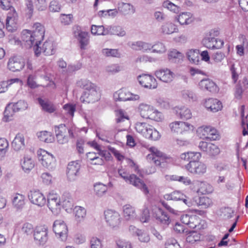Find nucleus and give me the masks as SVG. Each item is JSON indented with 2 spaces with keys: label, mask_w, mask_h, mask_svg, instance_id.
<instances>
[{
  "label": "nucleus",
  "mask_w": 248,
  "mask_h": 248,
  "mask_svg": "<svg viewBox=\"0 0 248 248\" xmlns=\"http://www.w3.org/2000/svg\"><path fill=\"white\" fill-rule=\"evenodd\" d=\"M25 138L24 134L18 133L12 142V147L15 151H19L25 148Z\"/></svg>",
  "instance_id": "nucleus-22"
},
{
  "label": "nucleus",
  "mask_w": 248,
  "mask_h": 248,
  "mask_svg": "<svg viewBox=\"0 0 248 248\" xmlns=\"http://www.w3.org/2000/svg\"><path fill=\"white\" fill-rule=\"evenodd\" d=\"M77 33V34L75 33V35L78 36V39L80 43V48L82 49H85L89 43V33L85 31H78Z\"/></svg>",
  "instance_id": "nucleus-32"
},
{
  "label": "nucleus",
  "mask_w": 248,
  "mask_h": 248,
  "mask_svg": "<svg viewBox=\"0 0 248 248\" xmlns=\"http://www.w3.org/2000/svg\"><path fill=\"white\" fill-rule=\"evenodd\" d=\"M206 153L210 155L215 156L219 154L220 149L217 145L209 143L208 149Z\"/></svg>",
  "instance_id": "nucleus-49"
},
{
  "label": "nucleus",
  "mask_w": 248,
  "mask_h": 248,
  "mask_svg": "<svg viewBox=\"0 0 248 248\" xmlns=\"http://www.w3.org/2000/svg\"><path fill=\"white\" fill-rule=\"evenodd\" d=\"M137 62H155V59L147 55H143L139 56L136 60Z\"/></svg>",
  "instance_id": "nucleus-60"
},
{
  "label": "nucleus",
  "mask_w": 248,
  "mask_h": 248,
  "mask_svg": "<svg viewBox=\"0 0 248 248\" xmlns=\"http://www.w3.org/2000/svg\"><path fill=\"white\" fill-rule=\"evenodd\" d=\"M25 66V62L19 56H14L9 59L8 67L10 70L16 72L22 70Z\"/></svg>",
  "instance_id": "nucleus-15"
},
{
  "label": "nucleus",
  "mask_w": 248,
  "mask_h": 248,
  "mask_svg": "<svg viewBox=\"0 0 248 248\" xmlns=\"http://www.w3.org/2000/svg\"><path fill=\"white\" fill-rule=\"evenodd\" d=\"M34 231L32 225L31 223L26 222L22 225L20 232L23 234L29 235H31Z\"/></svg>",
  "instance_id": "nucleus-44"
},
{
  "label": "nucleus",
  "mask_w": 248,
  "mask_h": 248,
  "mask_svg": "<svg viewBox=\"0 0 248 248\" xmlns=\"http://www.w3.org/2000/svg\"><path fill=\"white\" fill-rule=\"evenodd\" d=\"M137 235L139 237V239L142 242H148L150 240V237L148 234L141 231V230H137Z\"/></svg>",
  "instance_id": "nucleus-61"
},
{
  "label": "nucleus",
  "mask_w": 248,
  "mask_h": 248,
  "mask_svg": "<svg viewBox=\"0 0 248 248\" xmlns=\"http://www.w3.org/2000/svg\"><path fill=\"white\" fill-rule=\"evenodd\" d=\"M18 15L14 8L8 13L6 20L5 28L9 31L13 32L17 29Z\"/></svg>",
  "instance_id": "nucleus-9"
},
{
  "label": "nucleus",
  "mask_w": 248,
  "mask_h": 248,
  "mask_svg": "<svg viewBox=\"0 0 248 248\" xmlns=\"http://www.w3.org/2000/svg\"><path fill=\"white\" fill-rule=\"evenodd\" d=\"M74 214L76 221L78 223H80L85 218L86 210L83 207L76 206L74 209Z\"/></svg>",
  "instance_id": "nucleus-31"
},
{
  "label": "nucleus",
  "mask_w": 248,
  "mask_h": 248,
  "mask_svg": "<svg viewBox=\"0 0 248 248\" xmlns=\"http://www.w3.org/2000/svg\"><path fill=\"white\" fill-rule=\"evenodd\" d=\"M150 219V213L147 208L143 209L140 217V221L141 222H147Z\"/></svg>",
  "instance_id": "nucleus-62"
},
{
  "label": "nucleus",
  "mask_w": 248,
  "mask_h": 248,
  "mask_svg": "<svg viewBox=\"0 0 248 248\" xmlns=\"http://www.w3.org/2000/svg\"><path fill=\"white\" fill-rule=\"evenodd\" d=\"M37 156L39 162L43 166H46V151L40 149L37 151Z\"/></svg>",
  "instance_id": "nucleus-48"
},
{
  "label": "nucleus",
  "mask_w": 248,
  "mask_h": 248,
  "mask_svg": "<svg viewBox=\"0 0 248 248\" xmlns=\"http://www.w3.org/2000/svg\"><path fill=\"white\" fill-rule=\"evenodd\" d=\"M199 88L202 90L209 91L212 93H217L219 89L216 83L209 78H204L199 83Z\"/></svg>",
  "instance_id": "nucleus-18"
},
{
  "label": "nucleus",
  "mask_w": 248,
  "mask_h": 248,
  "mask_svg": "<svg viewBox=\"0 0 248 248\" xmlns=\"http://www.w3.org/2000/svg\"><path fill=\"white\" fill-rule=\"evenodd\" d=\"M197 185L199 187L197 192L201 194L210 193L213 190L212 186L205 182H198Z\"/></svg>",
  "instance_id": "nucleus-35"
},
{
  "label": "nucleus",
  "mask_w": 248,
  "mask_h": 248,
  "mask_svg": "<svg viewBox=\"0 0 248 248\" xmlns=\"http://www.w3.org/2000/svg\"><path fill=\"white\" fill-rule=\"evenodd\" d=\"M54 129L56 133V136H58V134L60 135H65L67 131V128L65 124H61L59 125H55L54 126Z\"/></svg>",
  "instance_id": "nucleus-56"
},
{
  "label": "nucleus",
  "mask_w": 248,
  "mask_h": 248,
  "mask_svg": "<svg viewBox=\"0 0 248 248\" xmlns=\"http://www.w3.org/2000/svg\"><path fill=\"white\" fill-rule=\"evenodd\" d=\"M215 41V38L207 36L203 39L202 44L207 48L214 49V45L213 43Z\"/></svg>",
  "instance_id": "nucleus-51"
},
{
  "label": "nucleus",
  "mask_w": 248,
  "mask_h": 248,
  "mask_svg": "<svg viewBox=\"0 0 248 248\" xmlns=\"http://www.w3.org/2000/svg\"><path fill=\"white\" fill-rule=\"evenodd\" d=\"M79 169L80 164L77 161L71 162L68 164L67 168V175L69 180L74 181L76 179Z\"/></svg>",
  "instance_id": "nucleus-20"
},
{
  "label": "nucleus",
  "mask_w": 248,
  "mask_h": 248,
  "mask_svg": "<svg viewBox=\"0 0 248 248\" xmlns=\"http://www.w3.org/2000/svg\"><path fill=\"white\" fill-rule=\"evenodd\" d=\"M186 232L188 234L186 238L187 242L193 244L196 241H199L201 239L200 234L195 231L189 232L188 233H187V231H186Z\"/></svg>",
  "instance_id": "nucleus-42"
},
{
  "label": "nucleus",
  "mask_w": 248,
  "mask_h": 248,
  "mask_svg": "<svg viewBox=\"0 0 248 248\" xmlns=\"http://www.w3.org/2000/svg\"><path fill=\"white\" fill-rule=\"evenodd\" d=\"M161 33L164 34H171L178 31L175 25L171 22H166L163 24L160 28Z\"/></svg>",
  "instance_id": "nucleus-33"
},
{
  "label": "nucleus",
  "mask_w": 248,
  "mask_h": 248,
  "mask_svg": "<svg viewBox=\"0 0 248 248\" xmlns=\"http://www.w3.org/2000/svg\"><path fill=\"white\" fill-rule=\"evenodd\" d=\"M34 238L38 241L39 245L44 246L46 242V227L40 225L36 227L34 231Z\"/></svg>",
  "instance_id": "nucleus-16"
},
{
  "label": "nucleus",
  "mask_w": 248,
  "mask_h": 248,
  "mask_svg": "<svg viewBox=\"0 0 248 248\" xmlns=\"http://www.w3.org/2000/svg\"><path fill=\"white\" fill-rule=\"evenodd\" d=\"M152 52L154 53L161 54L165 52L167 50L166 47L164 44L160 42H157L154 45H152Z\"/></svg>",
  "instance_id": "nucleus-46"
},
{
  "label": "nucleus",
  "mask_w": 248,
  "mask_h": 248,
  "mask_svg": "<svg viewBox=\"0 0 248 248\" xmlns=\"http://www.w3.org/2000/svg\"><path fill=\"white\" fill-rule=\"evenodd\" d=\"M130 46L134 50H140L143 52H148L153 48L152 44L142 41L133 42Z\"/></svg>",
  "instance_id": "nucleus-26"
},
{
  "label": "nucleus",
  "mask_w": 248,
  "mask_h": 248,
  "mask_svg": "<svg viewBox=\"0 0 248 248\" xmlns=\"http://www.w3.org/2000/svg\"><path fill=\"white\" fill-rule=\"evenodd\" d=\"M117 248H132L131 244L124 240L119 239L117 241Z\"/></svg>",
  "instance_id": "nucleus-64"
},
{
  "label": "nucleus",
  "mask_w": 248,
  "mask_h": 248,
  "mask_svg": "<svg viewBox=\"0 0 248 248\" xmlns=\"http://www.w3.org/2000/svg\"><path fill=\"white\" fill-rule=\"evenodd\" d=\"M15 111L12 109V106L10 104L5 108L4 112V121L9 122L12 120Z\"/></svg>",
  "instance_id": "nucleus-45"
},
{
  "label": "nucleus",
  "mask_w": 248,
  "mask_h": 248,
  "mask_svg": "<svg viewBox=\"0 0 248 248\" xmlns=\"http://www.w3.org/2000/svg\"><path fill=\"white\" fill-rule=\"evenodd\" d=\"M204 106L208 110L213 112H216L221 110L222 108L221 102L215 98L206 99L204 103Z\"/></svg>",
  "instance_id": "nucleus-21"
},
{
  "label": "nucleus",
  "mask_w": 248,
  "mask_h": 248,
  "mask_svg": "<svg viewBox=\"0 0 248 248\" xmlns=\"http://www.w3.org/2000/svg\"><path fill=\"white\" fill-rule=\"evenodd\" d=\"M21 39L27 47L31 48L33 46L35 55L36 56L40 55L41 48L39 47V45L41 41H38L31 31L28 30H23L21 33Z\"/></svg>",
  "instance_id": "nucleus-4"
},
{
  "label": "nucleus",
  "mask_w": 248,
  "mask_h": 248,
  "mask_svg": "<svg viewBox=\"0 0 248 248\" xmlns=\"http://www.w3.org/2000/svg\"><path fill=\"white\" fill-rule=\"evenodd\" d=\"M125 31L119 26H110L107 27V31L106 34L116 35L119 36H124L125 35Z\"/></svg>",
  "instance_id": "nucleus-34"
},
{
  "label": "nucleus",
  "mask_w": 248,
  "mask_h": 248,
  "mask_svg": "<svg viewBox=\"0 0 248 248\" xmlns=\"http://www.w3.org/2000/svg\"><path fill=\"white\" fill-rule=\"evenodd\" d=\"M186 169L191 173L202 175L206 171V166L203 163L190 162L186 165Z\"/></svg>",
  "instance_id": "nucleus-17"
},
{
  "label": "nucleus",
  "mask_w": 248,
  "mask_h": 248,
  "mask_svg": "<svg viewBox=\"0 0 248 248\" xmlns=\"http://www.w3.org/2000/svg\"><path fill=\"white\" fill-rule=\"evenodd\" d=\"M186 56L191 62L198 64L200 61L199 51L197 49H191L187 51Z\"/></svg>",
  "instance_id": "nucleus-38"
},
{
  "label": "nucleus",
  "mask_w": 248,
  "mask_h": 248,
  "mask_svg": "<svg viewBox=\"0 0 248 248\" xmlns=\"http://www.w3.org/2000/svg\"><path fill=\"white\" fill-rule=\"evenodd\" d=\"M175 111L176 114L182 120H186L192 117L191 110L186 107H176Z\"/></svg>",
  "instance_id": "nucleus-27"
},
{
  "label": "nucleus",
  "mask_w": 248,
  "mask_h": 248,
  "mask_svg": "<svg viewBox=\"0 0 248 248\" xmlns=\"http://www.w3.org/2000/svg\"><path fill=\"white\" fill-rule=\"evenodd\" d=\"M118 9H109L108 10H102L99 12V15L100 16H104L108 15L109 16L114 17L116 16L118 14Z\"/></svg>",
  "instance_id": "nucleus-50"
},
{
  "label": "nucleus",
  "mask_w": 248,
  "mask_h": 248,
  "mask_svg": "<svg viewBox=\"0 0 248 248\" xmlns=\"http://www.w3.org/2000/svg\"><path fill=\"white\" fill-rule=\"evenodd\" d=\"M116 121L117 123L124 122L125 120H128V117L125 114L124 112L120 109L116 111Z\"/></svg>",
  "instance_id": "nucleus-52"
},
{
  "label": "nucleus",
  "mask_w": 248,
  "mask_h": 248,
  "mask_svg": "<svg viewBox=\"0 0 248 248\" xmlns=\"http://www.w3.org/2000/svg\"><path fill=\"white\" fill-rule=\"evenodd\" d=\"M124 216L126 219L134 218L136 216L134 208L130 205H125L123 207Z\"/></svg>",
  "instance_id": "nucleus-40"
},
{
  "label": "nucleus",
  "mask_w": 248,
  "mask_h": 248,
  "mask_svg": "<svg viewBox=\"0 0 248 248\" xmlns=\"http://www.w3.org/2000/svg\"><path fill=\"white\" fill-rule=\"evenodd\" d=\"M155 75L160 80L169 83L172 81L174 74L169 69H163L157 70L155 72Z\"/></svg>",
  "instance_id": "nucleus-19"
},
{
  "label": "nucleus",
  "mask_w": 248,
  "mask_h": 248,
  "mask_svg": "<svg viewBox=\"0 0 248 248\" xmlns=\"http://www.w3.org/2000/svg\"><path fill=\"white\" fill-rule=\"evenodd\" d=\"M166 248H180V245L174 239H170L166 243Z\"/></svg>",
  "instance_id": "nucleus-63"
},
{
  "label": "nucleus",
  "mask_w": 248,
  "mask_h": 248,
  "mask_svg": "<svg viewBox=\"0 0 248 248\" xmlns=\"http://www.w3.org/2000/svg\"><path fill=\"white\" fill-rule=\"evenodd\" d=\"M91 248H102L101 240L96 237H93L90 240Z\"/></svg>",
  "instance_id": "nucleus-59"
},
{
  "label": "nucleus",
  "mask_w": 248,
  "mask_h": 248,
  "mask_svg": "<svg viewBox=\"0 0 248 248\" xmlns=\"http://www.w3.org/2000/svg\"><path fill=\"white\" fill-rule=\"evenodd\" d=\"M118 174L125 182L132 185L140 189L145 195H147L149 193V191L146 185L142 180L138 177L136 175L134 174H129L124 169H119Z\"/></svg>",
  "instance_id": "nucleus-2"
},
{
  "label": "nucleus",
  "mask_w": 248,
  "mask_h": 248,
  "mask_svg": "<svg viewBox=\"0 0 248 248\" xmlns=\"http://www.w3.org/2000/svg\"><path fill=\"white\" fill-rule=\"evenodd\" d=\"M77 86L84 89L80 100L82 103H93L98 101L100 97L99 88L93 83L86 79L77 81Z\"/></svg>",
  "instance_id": "nucleus-1"
},
{
  "label": "nucleus",
  "mask_w": 248,
  "mask_h": 248,
  "mask_svg": "<svg viewBox=\"0 0 248 248\" xmlns=\"http://www.w3.org/2000/svg\"><path fill=\"white\" fill-rule=\"evenodd\" d=\"M10 104L12 106V109L16 112L25 110L28 107L27 103L22 100H20L16 103H11Z\"/></svg>",
  "instance_id": "nucleus-41"
},
{
  "label": "nucleus",
  "mask_w": 248,
  "mask_h": 248,
  "mask_svg": "<svg viewBox=\"0 0 248 248\" xmlns=\"http://www.w3.org/2000/svg\"><path fill=\"white\" fill-rule=\"evenodd\" d=\"M118 10L124 16L132 15L136 12V9L132 4L124 2L118 3Z\"/></svg>",
  "instance_id": "nucleus-23"
},
{
  "label": "nucleus",
  "mask_w": 248,
  "mask_h": 248,
  "mask_svg": "<svg viewBox=\"0 0 248 248\" xmlns=\"http://www.w3.org/2000/svg\"><path fill=\"white\" fill-rule=\"evenodd\" d=\"M60 199L48 201L47 199V207L54 215H58L60 212Z\"/></svg>",
  "instance_id": "nucleus-36"
},
{
  "label": "nucleus",
  "mask_w": 248,
  "mask_h": 248,
  "mask_svg": "<svg viewBox=\"0 0 248 248\" xmlns=\"http://www.w3.org/2000/svg\"><path fill=\"white\" fill-rule=\"evenodd\" d=\"M171 161L170 157L167 156L166 155L161 158H158V160L156 159L154 163L157 166H159L161 168H166L168 164L170 163Z\"/></svg>",
  "instance_id": "nucleus-43"
},
{
  "label": "nucleus",
  "mask_w": 248,
  "mask_h": 248,
  "mask_svg": "<svg viewBox=\"0 0 248 248\" xmlns=\"http://www.w3.org/2000/svg\"><path fill=\"white\" fill-rule=\"evenodd\" d=\"M25 196L22 194L16 193L14 196L12 200L13 207L17 210H21L25 205Z\"/></svg>",
  "instance_id": "nucleus-28"
},
{
  "label": "nucleus",
  "mask_w": 248,
  "mask_h": 248,
  "mask_svg": "<svg viewBox=\"0 0 248 248\" xmlns=\"http://www.w3.org/2000/svg\"><path fill=\"white\" fill-rule=\"evenodd\" d=\"M106 71L111 74H114L121 70V67L118 64H111L106 67Z\"/></svg>",
  "instance_id": "nucleus-58"
},
{
  "label": "nucleus",
  "mask_w": 248,
  "mask_h": 248,
  "mask_svg": "<svg viewBox=\"0 0 248 248\" xmlns=\"http://www.w3.org/2000/svg\"><path fill=\"white\" fill-rule=\"evenodd\" d=\"M138 111L142 118L156 121H158L160 120L161 113L153 106L149 104L140 103L138 107Z\"/></svg>",
  "instance_id": "nucleus-5"
},
{
  "label": "nucleus",
  "mask_w": 248,
  "mask_h": 248,
  "mask_svg": "<svg viewBox=\"0 0 248 248\" xmlns=\"http://www.w3.org/2000/svg\"><path fill=\"white\" fill-rule=\"evenodd\" d=\"M20 164L23 170L29 173L34 167L35 162L31 156L26 155L21 160Z\"/></svg>",
  "instance_id": "nucleus-24"
},
{
  "label": "nucleus",
  "mask_w": 248,
  "mask_h": 248,
  "mask_svg": "<svg viewBox=\"0 0 248 248\" xmlns=\"http://www.w3.org/2000/svg\"><path fill=\"white\" fill-rule=\"evenodd\" d=\"M199 131L202 133L203 139L210 140H215L219 139V134L217 130L210 126L200 127Z\"/></svg>",
  "instance_id": "nucleus-14"
},
{
  "label": "nucleus",
  "mask_w": 248,
  "mask_h": 248,
  "mask_svg": "<svg viewBox=\"0 0 248 248\" xmlns=\"http://www.w3.org/2000/svg\"><path fill=\"white\" fill-rule=\"evenodd\" d=\"M135 129L146 138L156 140L160 137L159 133L153 126L146 123L137 122L135 124Z\"/></svg>",
  "instance_id": "nucleus-3"
},
{
  "label": "nucleus",
  "mask_w": 248,
  "mask_h": 248,
  "mask_svg": "<svg viewBox=\"0 0 248 248\" xmlns=\"http://www.w3.org/2000/svg\"><path fill=\"white\" fill-rule=\"evenodd\" d=\"M169 127L171 132L177 134H182L184 132L193 129L192 125L188 123L181 121H174L170 123Z\"/></svg>",
  "instance_id": "nucleus-7"
},
{
  "label": "nucleus",
  "mask_w": 248,
  "mask_h": 248,
  "mask_svg": "<svg viewBox=\"0 0 248 248\" xmlns=\"http://www.w3.org/2000/svg\"><path fill=\"white\" fill-rule=\"evenodd\" d=\"M104 216L107 223L112 228L117 226L120 223V215L115 210L108 209L104 211Z\"/></svg>",
  "instance_id": "nucleus-8"
},
{
  "label": "nucleus",
  "mask_w": 248,
  "mask_h": 248,
  "mask_svg": "<svg viewBox=\"0 0 248 248\" xmlns=\"http://www.w3.org/2000/svg\"><path fill=\"white\" fill-rule=\"evenodd\" d=\"M107 190V186L101 183H96L94 185V191L95 195L98 197H102Z\"/></svg>",
  "instance_id": "nucleus-39"
},
{
  "label": "nucleus",
  "mask_w": 248,
  "mask_h": 248,
  "mask_svg": "<svg viewBox=\"0 0 248 248\" xmlns=\"http://www.w3.org/2000/svg\"><path fill=\"white\" fill-rule=\"evenodd\" d=\"M32 28V33L36 37L38 41H41L45 36L44 27L40 23H35L33 24Z\"/></svg>",
  "instance_id": "nucleus-29"
},
{
  "label": "nucleus",
  "mask_w": 248,
  "mask_h": 248,
  "mask_svg": "<svg viewBox=\"0 0 248 248\" xmlns=\"http://www.w3.org/2000/svg\"><path fill=\"white\" fill-rule=\"evenodd\" d=\"M102 51V53L107 57H118L119 55L118 50L116 49L104 48Z\"/></svg>",
  "instance_id": "nucleus-55"
},
{
  "label": "nucleus",
  "mask_w": 248,
  "mask_h": 248,
  "mask_svg": "<svg viewBox=\"0 0 248 248\" xmlns=\"http://www.w3.org/2000/svg\"><path fill=\"white\" fill-rule=\"evenodd\" d=\"M28 198L32 203L39 206L45 205L46 202L45 197L39 190H31L28 194Z\"/></svg>",
  "instance_id": "nucleus-13"
},
{
  "label": "nucleus",
  "mask_w": 248,
  "mask_h": 248,
  "mask_svg": "<svg viewBox=\"0 0 248 248\" xmlns=\"http://www.w3.org/2000/svg\"><path fill=\"white\" fill-rule=\"evenodd\" d=\"M199 223V217L196 215H191V217L189 219V222L187 223V225L189 227L194 229L196 228Z\"/></svg>",
  "instance_id": "nucleus-53"
},
{
  "label": "nucleus",
  "mask_w": 248,
  "mask_h": 248,
  "mask_svg": "<svg viewBox=\"0 0 248 248\" xmlns=\"http://www.w3.org/2000/svg\"><path fill=\"white\" fill-rule=\"evenodd\" d=\"M168 56L169 60L175 63L179 62L183 57V54L175 49L170 50Z\"/></svg>",
  "instance_id": "nucleus-37"
},
{
  "label": "nucleus",
  "mask_w": 248,
  "mask_h": 248,
  "mask_svg": "<svg viewBox=\"0 0 248 248\" xmlns=\"http://www.w3.org/2000/svg\"><path fill=\"white\" fill-rule=\"evenodd\" d=\"M116 94L118 95V100L121 101L138 100L140 99L139 95L133 94L125 90H120Z\"/></svg>",
  "instance_id": "nucleus-25"
},
{
  "label": "nucleus",
  "mask_w": 248,
  "mask_h": 248,
  "mask_svg": "<svg viewBox=\"0 0 248 248\" xmlns=\"http://www.w3.org/2000/svg\"><path fill=\"white\" fill-rule=\"evenodd\" d=\"M140 84L145 88L155 89L157 87L156 79L149 74H142L138 77Z\"/></svg>",
  "instance_id": "nucleus-11"
},
{
  "label": "nucleus",
  "mask_w": 248,
  "mask_h": 248,
  "mask_svg": "<svg viewBox=\"0 0 248 248\" xmlns=\"http://www.w3.org/2000/svg\"><path fill=\"white\" fill-rule=\"evenodd\" d=\"M154 217L157 223L161 226L163 229L168 227L170 223L168 215L161 208H158L155 211Z\"/></svg>",
  "instance_id": "nucleus-12"
},
{
  "label": "nucleus",
  "mask_w": 248,
  "mask_h": 248,
  "mask_svg": "<svg viewBox=\"0 0 248 248\" xmlns=\"http://www.w3.org/2000/svg\"><path fill=\"white\" fill-rule=\"evenodd\" d=\"M163 6L175 13H177L179 11V7L169 1L164 2L163 3Z\"/></svg>",
  "instance_id": "nucleus-54"
},
{
  "label": "nucleus",
  "mask_w": 248,
  "mask_h": 248,
  "mask_svg": "<svg viewBox=\"0 0 248 248\" xmlns=\"http://www.w3.org/2000/svg\"><path fill=\"white\" fill-rule=\"evenodd\" d=\"M164 198L168 201H182L188 207H190L192 204L190 199L179 191H175L170 194H165Z\"/></svg>",
  "instance_id": "nucleus-10"
},
{
  "label": "nucleus",
  "mask_w": 248,
  "mask_h": 248,
  "mask_svg": "<svg viewBox=\"0 0 248 248\" xmlns=\"http://www.w3.org/2000/svg\"><path fill=\"white\" fill-rule=\"evenodd\" d=\"M53 230L56 235L62 241H66L67 238L68 228L63 221L55 220L53 225Z\"/></svg>",
  "instance_id": "nucleus-6"
},
{
  "label": "nucleus",
  "mask_w": 248,
  "mask_h": 248,
  "mask_svg": "<svg viewBox=\"0 0 248 248\" xmlns=\"http://www.w3.org/2000/svg\"><path fill=\"white\" fill-rule=\"evenodd\" d=\"M194 19L192 14L189 12L182 13L177 17L178 21L182 25H189L193 22Z\"/></svg>",
  "instance_id": "nucleus-30"
},
{
  "label": "nucleus",
  "mask_w": 248,
  "mask_h": 248,
  "mask_svg": "<svg viewBox=\"0 0 248 248\" xmlns=\"http://www.w3.org/2000/svg\"><path fill=\"white\" fill-rule=\"evenodd\" d=\"M197 204L201 206L202 208H207L212 204V200L207 197H201L199 198V202Z\"/></svg>",
  "instance_id": "nucleus-47"
},
{
  "label": "nucleus",
  "mask_w": 248,
  "mask_h": 248,
  "mask_svg": "<svg viewBox=\"0 0 248 248\" xmlns=\"http://www.w3.org/2000/svg\"><path fill=\"white\" fill-rule=\"evenodd\" d=\"M182 96L185 99L188 100L189 101H195L196 99V96L195 93L189 90L184 91L182 92Z\"/></svg>",
  "instance_id": "nucleus-57"
}]
</instances>
